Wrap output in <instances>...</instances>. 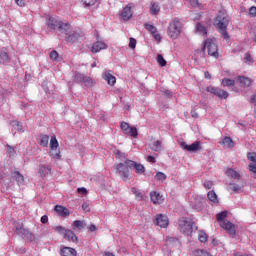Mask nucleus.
Masks as SVG:
<instances>
[{
  "label": "nucleus",
  "mask_w": 256,
  "mask_h": 256,
  "mask_svg": "<svg viewBox=\"0 0 256 256\" xmlns=\"http://www.w3.org/2000/svg\"><path fill=\"white\" fill-rule=\"evenodd\" d=\"M214 25L215 27H217L219 33H221L224 39H229V33L227 32V27L229 25V16L227 15V13L220 11L214 19Z\"/></svg>",
  "instance_id": "obj_1"
},
{
  "label": "nucleus",
  "mask_w": 256,
  "mask_h": 256,
  "mask_svg": "<svg viewBox=\"0 0 256 256\" xmlns=\"http://www.w3.org/2000/svg\"><path fill=\"white\" fill-rule=\"evenodd\" d=\"M183 33V22L179 18L172 19L167 27V35L170 39H177Z\"/></svg>",
  "instance_id": "obj_2"
},
{
  "label": "nucleus",
  "mask_w": 256,
  "mask_h": 256,
  "mask_svg": "<svg viewBox=\"0 0 256 256\" xmlns=\"http://www.w3.org/2000/svg\"><path fill=\"white\" fill-rule=\"evenodd\" d=\"M47 27L48 29H58L60 35L62 32L69 31V23L61 21L58 17L50 16L47 21Z\"/></svg>",
  "instance_id": "obj_3"
},
{
  "label": "nucleus",
  "mask_w": 256,
  "mask_h": 256,
  "mask_svg": "<svg viewBox=\"0 0 256 256\" xmlns=\"http://www.w3.org/2000/svg\"><path fill=\"white\" fill-rule=\"evenodd\" d=\"M203 50L207 51L210 57L217 59L219 57V48L217 47V41L215 38H208L203 43Z\"/></svg>",
  "instance_id": "obj_4"
},
{
  "label": "nucleus",
  "mask_w": 256,
  "mask_h": 256,
  "mask_svg": "<svg viewBox=\"0 0 256 256\" xmlns=\"http://www.w3.org/2000/svg\"><path fill=\"white\" fill-rule=\"evenodd\" d=\"M178 229L184 235H191L193 233V220L191 218H181L178 221Z\"/></svg>",
  "instance_id": "obj_5"
},
{
  "label": "nucleus",
  "mask_w": 256,
  "mask_h": 256,
  "mask_svg": "<svg viewBox=\"0 0 256 256\" xmlns=\"http://www.w3.org/2000/svg\"><path fill=\"white\" fill-rule=\"evenodd\" d=\"M50 157L55 159L56 161L61 160V150H59V141H57V137L51 136L50 139Z\"/></svg>",
  "instance_id": "obj_6"
},
{
  "label": "nucleus",
  "mask_w": 256,
  "mask_h": 256,
  "mask_svg": "<svg viewBox=\"0 0 256 256\" xmlns=\"http://www.w3.org/2000/svg\"><path fill=\"white\" fill-rule=\"evenodd\" d=\"M56 233L59 235H62L66 239V241H71L72 243H77V235H75V232L73 230L65 229L62 226H57L55 228Z\"/></svg>",
  "instance_id": "obj_7"
},
{
  "label": "nucleus",
  "mask_w": 256,
  "mask_h": 256,
  "mask_svg": "<svg viewBox=\"0 0 256 256\" xmlns=\"http://www.w3.org/2000/svg\"><path fill=\"white\" fill-rule=\"evenodd\" d=\"M127 161H129V159H126L123 162L114 165V168L116 170L117 175H119L120 177H122L124 179V181H127V179H129V165L127 164Z\"/></svg>",
  "instance_id": "obj_8"
},
{
  "label": "nucleus",
  "mask_w": 256,
  "mask_h": 256,
  "mask_svg": "<svg viewBox=\"0 0 256 256\" xmlns=\"http://www.w3.org/2000/svg\"><path fill=\"white\" fill-rule=\"evenodd\" d=\"M61 37L67 41L68 43H75V41L79 40V37H81V35H79V33L73 31V29H71V24H69V29L68 30H63L62 34H60Z\"/></svg>",
  "instance_id": "obj_9"
},
{
  "label": "nucleus",
  "mask_w": 256,
  "mask_h": 256,
  "mask_svg": "<svg viewBox=\"0 0 256 256\" xmlns=\"http://www.w3.org/2000/svg\"><path fill=\"white\" fill-rule=\"evenodd\" d=\"M74 81H77V83H83V85H85L87 88H91L93 85H95V80L81 73L74 74Z\"/></svg>",
  "instance_id": "obj_10"
},
{
  "label": "nucleus",
  "mask_w": 256,
  "mask_h": 256,
  "mask_svg": "<svg viewBox=\"0 0 256 256\" xmlns=\"http://www.w3.org/2000/svg\"><path fill=\"white\" fill-rule=\"evenodd\" d=\"M15 227L18 235H21L23 239H26V241H33L35 239V235H33V233H31L29 230L25 229L22 223L18 225L15 224Z\"/></svg>",
  "instance_id": "obj_11"
},
{
  "label": "nucleus",
  "mask_w": 256,
  "mask_h": 256,
  "mask_svg": "<svg viewBox=\"0 0 256 256\" xmlns=\"http://www.w3.org/2000/svg\"><path fill=\"white\" fill-rule=\"evenodd\" d=\"M180 147L181 149H183L184 151H188L189 153H197V151H201L202 149L200 141H196L190 145L185 142H180Z\"/></svg>",
  "instance_id": "obj_12"
},
{
  "label": "nucleus",
  "mask_w": 256,
  "mask_h": 256,
  "mask_svg": "<svg viewBox=\"0 0 256 256\" xmlns=\"http://www.w3.org/2000/svg\"><path fill=\"white\" fill-rule=\"evenodd\" d=\"M206 91L212 93V95H216L219 99H227L229 97V92L215 86H208Z\"/></svg>",
  "instance_id": "obj_13"
},
{
  "label": "nucleus",
  "mask_w": 256,
  "mask_h": 256,
  "mask_svg": "<svg viewBox=\"0 0 256 256\" xmlns=\"http://www.w3.org/2000/svg\"><path fill=\"white\" fill-rule=\"evenodd\" d=\"M120 127L124 135H128L129 137H137L139 135L137 128L131 127L127 122H122Z\"/></svg>",
  "instance_id": "obj_14"
},
{
  "label": "nucleus",
  "mask_w": 256,
  "mask_h": 256,
  "mask_svg": "<svg viewBox=\"0 0 256 256\" xmlns=\"http://www.w3.org/2000/svg\"><path fill=\"white\" fill-rule=\"evenodd\" d=\"M135 6L133 4H127L120 12V17L123 21H129L133 17V9Z\"/></svg>",
  "instance_id": "obj_15"
},
{
  "label": "nucleus",
  "mask_w": 256,
  "mask_h": 256,
  "mask_svg": "<svg viewBox=\"0 0 256 256\" xmlns=\"http://www.w3.org/2000/svg\"><path fill=\"white\" fill-rule=\"evenodd\" d=\"M127 165L130 169H135V173H137V175H143V173H145V166H143V164L127 160Z\"/></svg>",
  "instance_id": "obj_16"
},
{
  "label": "nucleus",
  "mask_w": 256,
  "mask_h": 256,
  "mask_svg": "<svg viewBox=\"0 0 256 256\" xmlns=\"http://www.w3.org/2000/svg\"><path fill=\"white\" fill-rule=\"evenodd\" d=\"M105 49H107V44L103 40H97L92 44L91 52L99 53Z\"/></svg>",
  "instance_id": "obj_17"
},
{
  "label": "nucleus",
  "mask_w": 256,
  "mask_h": 256,
  "mask_svg": "<svg viewBox=\"0 0 256 256\" xmlns=\"http://www.w3.org/2000/svg\"><path fill=\"white\" fill-rule=\"evenodd\" d=\"M102 78L104 79V81H106L111 87H113V85H115L117 83V78H115V76H113V74L111 73V71L109 70H104V72L102 73Z\"/></svg>",
  "instance_id": "obj_18"
},
{
  "label": "nucleus",
  "mask_w": 256,
  "mask_h": 256,
  "mask_svg": "<svg viewBox=\"0 0 256 256\" xmlns=\"http://www.w3.org/2000/svg\"><path fill=\"white\" fill-rule=\"evenodd\" d=\"M156 224L161 229H166V227H169V218L166 215L159 214L156 216Z\"/></svg>",
  "instance_id": "obj_19"
},
{
  "label": "nucleus",
  "mask_w": 256,
  "mask_h": 256,
  "mask_svg": "<svg viewBox=\"0 0 256 256\" xmlns=\"http://www.w3.org/2000/svg\"><path fill=\"white\" fill-rule=\"evenodd\" d=\"M220 227H222V229H225L227 231V233H229V235L235 236V225H233V223H231L227 220L222 221V222H220Z\"/></svg>",
  "instance_id": "obj_20"
},
{
  "label": "nucleus",
  "mask_w": 256,
  "mask_h": 256,
  "mask_svg": "<svg viewBox=\"0 0 256 256\" xmlns=\"http://www.w3.org/2000/svg\"><path fill=\"white\" fill-rule=\"evenodd\" d=\"M150 199L154 203V205H161L163 203V195L157 191H153L150 193Z\"/></svg>",
  "instance_id": "obj_21"
},
{
  "label": "nucleus",
  "mask_w": 256,
  "mask_h": 256,
  "mask_svg": "<svg viewBox=\"0 0 256 256\" xmlns=\"http://www.w3.org/2000/svg\"><path fill=\"white\" fill-rule=\"evenodd\" d=\"M247 158L249 159V161H251V163L249 164V171H251V173H256V153H248Z\"/></svg>",
  "instance_id": "obj_22"
},
{
  "label": "nucleus",
  "mask_w": 256,
  "mask_h": 256,
  "mask_svg": "<svg viewBox=\"0 0 256 256\" xmlns=\"http://www.w3.org/2000/svg\"><path fill=\"white\" fill-rule=\"evenodd\" d=\"M38 173L41 177H47V175L51 174V165L41 163L38 167Z\"/></svg>",
  "instance_id": "obj_23"
},
{
  "label": "nucleus",
  "mask_w": 256,
  "mask_h": 256,
  "mask_svg": "<svg viewBox=\"0 0 256 256\" xmlns=\"http://www.w3.org/2000/svg\"><path fill=\"white\" fill-rule=\"evenodd\" d=\"M11 125V131L12 133L15 135V133H23L25 130L23 129V125L17 121V120H13L10 122Z\"/></svg>",
  "instance_id": "obj_24"
},
{
  "label": "nucleus",
  "mask_w": 256,
  "mask_h": 256,
  "mask_svg": "<svg viewBox=\"0 0 256 256\" xmlns=\"http://www.w3.org/2000/svg\"><path fill=\"white\" fill-rule=\"evenodd\" d=\"M220 145H222L224 149H233V147H235V142L233 139H231V137L226 136L222 139Z\"/></svg>",
  "instance_id": "obj_25"
},
{
  "label": "nucleus",
  "mask_w": 256,
  "mask_h": 256,
  "mask_svg": "<svg viewBox=\"0 0 256 256\" xmlns=\"http://www.w3.org/2000/svg\"><path fill=\"white\" fill-rule=\"evenodd\" d=\"M236 83L240 84V87H250L251 86V78L245 76H239L236 78Z\"/></svg>",
  "instance_id": "obj_26"
},
{
  "label": "nucleus",
  "mask_w": 256,
  "mask_h": 256,
  "mask_svg": "<svg viewBox=\"0 0 256 256\" xmlns=\"http://www.w3.org/2000/svg\"><path fill=\"white\" fill-rule=\"evenodd\" d=\"M61 256H77V250L71 247H63L60 250Z\"/></svg>",
  "instance_id": "obj_27"
},
{
  "label": "nucleus",
  "mask_w": 256,
  "mask_h": 256,
  "mask_svg": "<svg viewBox=\"0 0 256 256\" xmlns=\"http://www.w3.org/2000/svg\"><path fill=\"white\" fill-rule=\"evenodd\" d=\"M86 224L83 220H76L72 223V229L73 231H81V229H85Z\"/></svg>",
  "instance_id": "obj_28"
},
{
  "label": "nucleus",
  "mask_w": 256,
  "mask_h": 256,
  "mask_svg": "<svg viewBox=\"0 0 256 256\" xmlns=\"http://www.w3.org/2000/svg\"><path fill=\"white\" fill-rule=\"evenodd\" d=\"M131 191H132L133 195H135L136 201H144L145 200V195L143 194V192H141V190L137 189L136 187H132Z\"/></svg>",
  "instance_id": "obj_29"
},
{
  "label": "nucleus",
  "mask_w": 256,
  "mask_h": 256,
  "mask_svg": "<svg viewBox=\"0 0 256 256\" xmlns=\"http://www.w3.org/2000/svg\"><path fill=\"white\" fill-rule=\"evenodd\" d=\"M207 197L211 205H217V203H219V198H217V193H215V191H209Z\"/></svg>",
  "instance_id": "obj_30"
},
{
  "label": "nucleus",
  "mask_w": 256,
  "mask_h": 256,
  "mask_svg": "<svg viewBox=\"0 0 256 256\" xmlns=\"http://www.w3.org/2000/svg\"><path fill=\"white\" fill-rule=\"evenodd\" d=\"M55 211L56 213H58V215H60L61 217H67L69 216V209L63 207V206H59L57 205L55 207Z\"/></svg>",
  "instance_id": "obj_31"
},
{
  "label": "nucleus",
  "mask_w": 256,
  "mask_h": 256,
  "mask_svg": "<svg viewBox=\"0 0 256 256\" xmlns=\"http://www.w3.org/2000/svg\"><path fill=\"white\" fill-rule=\"evenodd\" d=\"M226 175L227 177H229L230 179H239L241 177V174H239V172H237L236 170H234L233 168H228L226 170Z\"/></svg>",
  "instance_id": "obj_32"
},
{
  "label": "nucleus",
  "mask_w": 256,
  "mask_h": 256,
  "mask_svg": "<svg viewBox=\"0 0 256 256\" xmlns=\"http://www.w3.org/2000/svg\"><path fill=\"white\" fill-rule=\"evenodd\" d=\"M12 177L17 181L18 185H23V183H25V177L20 174L19 171L13 172Z\"/></svg>",
  "instance_id": "obj_33"
},
{
  "label": "nucleus",
  "mask_w": 256,
  "mask_h": 256,
  "mask_svg": "<svg viewBox=\"0 0 256 256\" xmlns=\"http://www.w3.org/2000/svg\"><path fill=\"white\" fill-rule=\"evenodd\" d=\"M167 247H177L179 246V240L175 237H166Z\"/></svg>",
  "instance_id": "obj_34"
},
{
  "label": "nucleus",
  "mask_w": 256,
  "mask_h": 256,
  "mask_svg": "<svg viewBox=\"0 0 256 256\" xmlns=\"http://www.w3.org/2000/svg\"><path fill=\"white\" fill-rule=\"evenodd\" d=\"M195 29L198 35H201L202 37H204V35H207V28L201 23H197Z\"/></svg>",
  "instance_id": "obj_35"
},
{
  "label": "nucleus",
  "mask_w": 256,
  "mask_h": 256,
  "mask_svg": "<svg viewBox=\"0 0 256 256\" xmlns=\"http://www.w3.org/2000/svg\"><path fill=\"white\" fill-rule=\"evenodd\" d=\"M229 190L233 191L234 193H241V191H243V186L235 183H230Z\"/></svg>",
  "instance_id": "obj_36"
},
{
  "label": "nucleus",
  "mask_w": 256,
  "mask_h": 256,
  "mask_svg": "<svg viewBox=\"0 0 256 256\" xmlns=\"http://www.w3.org/2000/svg\"><path fill=\"white\" fill-rule=\"evenodd\" d=\"M237 80H231L229 78H224L221 82L222 87H234Z\"/></svg>",
  "instance_id": "obj_37"
},
{
  "label": "nucleus",
  "mask_w": 256,
  "mask_h": 256,
  "mask_svg": "<svg viewBox=\"0 0 256 256\" xmlns=\"http://www.w3.org/2000/svg\"><path fill=\"white\" fill-rule=\"evenodd\" d=\"M150 149H152V151H156V152L161 151V141H159V140L152 141V143L150 144Z\"/></svg>",
  "instance_id": "obj_38"
},
{
  "label": "nucleus",
  "mask_w": 256,
  "mask_h": 256,
  "mask_svg": "<svg viewBox=\"0 0 256 256\" xmlns=\"http://www.w3.org/2000/svg\"><path fill=\"white\" fill-rule=\"evenodd\" d=\"M99 0H81V3L85 9H89V7H93L97 4Z\"/></svg>",
  "instance_id": "obj_39"
},
{
  "label": "nucleus",
  "mask_w": 256,
  "mask_h": 256,
  "mask_svg": "<svg viewBox=\"0 0 256 256\" xmlns=\"http://www.w3.org/2000/svg\"><path fill=\"white\" fill-rule=\"evenodd\" d=\"M161 11V7H159V4L152 3L150 5V13L151 15H158V13Z\"/></svg>",
  "instance_id": "obj_40"
},
{
  "label": "nucleus",
  "mask_w": 256,
  "mask_h": 256,
  "mask_svg": "<svg viewBox=\"0 0 256 256\" xmlns=\"http://www.w3.org/2000/svg\"><path fill=\"white\" fill-rule=\"evenodd\" d=\"M0 63H9V54L5 50L0 52Z\"/></svg>",
  "instance_id": "obj_41"
},
{
  "label": "nucleus",
  "mask_w": 256,
  "mask_h": 256,
  "mask_svg": "<svg viewBox=\"0 0 256 256\" xmlns=\"http://www.w3.org/2000/svg\"><path fill=\"white\" fill-rule=\"evenodd\" d=\"M40 145H41V147H48L49 135H41L40 136Z\"/></svg>",
  "instance_id": "obj_42"
},
{
  "label": "nucleus",
  "mask_w": 256,
  "mask_h": 256,
  "mask_svg": "<svg viewBox=\"0 0 256 256\" xmlns=\"http://www.w3.org/2000/svg\"><path fill=\"white\" fill-rule=\"evenodd\" d=\"M156 61L160 65V67H165V65H167V61L165 60V58H163V55L161 54L157 55Z\"/></svg>",
  "instance_id": "obj_43"
},
{
  "label": "nucleus",
  "mask_w": 256,
  "mask_h": 256,
  "mask_svg": "<svg viewBox=\"0 0 256 256\" xmlns=\"http://www.w3.org/2000/svg\"><path fill=\"white\" fill-rule=\"evenodd\" d=\"M188 3H190V5L195 9H203V6L201 3H199V0H188Z\"/></svg>",
  "instance_id": "obj_44"
},
{
  "label": "nucleus",
  "mask_w": 256,
  "mask_h": 256,
  "mask_svg": "<svg viewBox=\"0 0 256 256\" xmlns=\"http://www.w3.org/2000/svg\"><path fill=\"white\" fill-rule=\"evenodd\" d=\"M198 239H199L200 243H206V241H207V233H205L203 231H199L198 232Z\"/></svg>",
  "instance_id": "obj_45"
},
{
  "label": "nucleus",
  "mask_w": 256,
  "mask_h": 256,
  "mask_svg": "<svg viewBox=\"0 0 256 256\" xmlns=\"http://www.w3.org/2000/svg\"><path fill=\"white\" fill-rule=\"evenodd\" d=\"M244 63H246L247 65H251V63H253V56H251V54H249V53H245L244 54Z\"/></svg>",
  "instance_id": "obj_46"
},
{
  "label": "nucleus",
  "mask_w": 256,
  "mask_h": 256,
  "mask_svg": "<svg viewBox=\"0 0 256 256\" xmlns=\"http://www.w3.org/2000/svg\"><path fill=\"white\" fill-rule=\"evenodd\" d=\"M226 217H227V211L221 212L217 214V221H219V223L221 224L222 221H227L225 220Z\"/></svg>",
  "instance_id": "obj_47"
},
{
  "label": "nucleus",
  "mask_w": 256,
  "mask_h": 256,
  "mask_svg": "<svg viewBox=\"0 0 256 256\" xmlns=\"http://www.w3.org/2000/svg\"><path fill=\"white\" fill-rule=\"evenodd\" d=\"M6 151L9 155V157H15V148L11 145L6 146Z\"/></svg>",
  "instance_id": "obj_48"
},
{
  "label": "nucleus",
  "mask_w": 256,
  "mask_h": 256,
  "mask_svg": "<svg viewBox=\"0 0 256 256\" xmlns=\"http://www.w3.org/2000/svg\"><path fill=\"white\" fill-rule=\"evenodd\" d=\"M114 155H116V159H120L121 161L125 159V153L121 152L120 150H114Z\"/></svg>",
  "instance_id": "obj_49"
},
{
  "label": "nucleus",
  "mask_w": 256,
  "mask_h": 256,
  "mask_svg": "<svg viewBox=\"0 0 256 256\" xmlns=\"http://www.w3.org/2000/svg\"><path fill=\"white\" fill-rule=\"evenodd\" d=\"M145 29L152 33V35L155 34V32L157 31V28L151 24H146Z\"/></svg>",
  "instance_id": "obj_50"
},
{
  "label": "nucleus",
  "mask_w": 256,
  "mask_h": 256,
  "mask_svg": "<svg viewBox=\"0 0 256 256\" xmlns=\"http://www.w3.org/2000/svg\"><path fill=\"white\" fill-rule=\"evenodd\" d=\"M156 179L157 181H165L167 179V175H165L163 172H158L156 174Z\"/></svg>",
  "instance_id": "obj_51"
},
{
  "label": "nucleus",
  "mask_w": 256,
  "mask_h": 256,
  "mask_svg": "<svg viewBox=\"0 0 256 256\" xmlns=\"http://www.w3.org/2000/svg\"><path fill=\"white\" fill-rule=\"evenodd\" d=\"M128 46L130 49H135V47H137V40L135 38H130Z\"/></svg>",
  "instance_id": "obj_52"
},
{
  "label": "nucleus",
  "mask_w": 256,
  "mask_h": 256,
  "mask_svg": "<svg viewBox=\"0 0 256 256\" xmlns=\"http://www.w3.org/2000/svg\"><path fill=\"white\" fill-rule=\"evenodd\" d=\"M59 57V53H57V51H52L51 53H50V59L52 60V61H57V58Z\"/></svg>",
  "instance_id": "obj_53"
},
{
  "label": "nucleus",
  "mask_w": 256,
  "mask_h": 256,
  "mask_svg": "<svg viewBox=\"0 0 256 256\" xmlns=\"http://www.w3.org/2000/svg\"><path fill=\"white\" fill-rule=\"evenodd\" d=\"M205 189H213V182L212 181H205L203 183Z\"/></svg>",
  "instance_id": "obj_54"
},
{
  "label": "nucleus",
  "mask_w": 256,
  "mask_h": 256,
  "mask_svg": "<svg viewBox=\"0 0 256 256\" xmlns=\"http://www.w3.org/2000/svg\"><path fill=\"white\" fill-rule=\"evenodd\" d=\"M153 35V37H154V39H155V41H157L158 43H161V34H159V32L158 31H156L154 34H152Z\"/></svg>",
  "instance_id": "obj_55"
},
{
  "label": "nucleus",
  "mask_w": 256,
  "mask_h": 256,
  "mask_svg": "<svg viewBox=\"0 0 256 256\" xmlns=\"http://www.w3.org/2000/svg\"><path fill=\"white\" fill-rule=\"evenodd\" d=\"M77 191L80 193V195H87V193H89L85 187L78 188Z\"/></svg>",
  "instance_id": "obj_56"
},
{
  "label": "nucleus",
  "mask_w": 256,
  "mask_h": 256,
  "mask_svg": "<svg viewBox=\"0 0 256 256\" xmlns=\"http://www.w3.org/2000/svg\"><path fill=\"white\" fill-rule=\"evenodd\" d=\"M82 209H83V211H85V213H89V211H91L89 208V204L87 202H84L82 204Z\"/></svg>",
  "instance_id": "obj_57"
},
{
  "label": "nucleus",
  "mask_w": 256,
  "mask_h": 256,
  "mask_svg": "<svg viewBox=\"0 0 256 256\" xmlns=\"http://www.w3.org/2000/svg\"><path fill=\"white\" fill-rule=\"evenodd\" d=\"M249 13L252 17H256V7L255 6H252L250 9H249Z\"/></svg>",
  "instance_id": "obj_58"
},
{
  "label": "nucleus",
  "mask_w": 256,
  "mask_h": 256,
  "mask_svg": "<svg viewBox=\"0 0 256 256\" xmlns=\"http://www.w3.org/2000/svg\"><path fill=\"white\" fill-rule=\"evenodd\" d=\"M15 3L18 7H25V0H15Z\"/></svg>",
  "instance_id": "obj_59"
},
{
  "label": "nucleus",
  "mask_w": 256,
  "mask_h": 256,
  "mask_svg": "<svg viewBox=\"0 0 256 256\" xmlns=\"http://www.w3.org/2000/svg\"><path fill=\"white\" fill-rule=\"evenodd\" d=\"M146 161H148V163H156L157 160L153 156H148L146 158Z\"/></svg>",
  "instance_id": "obj_60"
},
{
  "label": "nucleus",
  "mask_w": 256,
  "mask_h": 256,
  "mask_svg": "<svg viewBox=\"0 0 256 256\" xmlns=\"http://www.w3.org/2000/svg\"><path fill=\"white\" fill-rule=\"evenodd\" d=\"M49 221V217H47V215H44L41 217V223H47Z\"/></svg>",
  "instance_id": "obj_61"
},
{
  "label": "nucleus",
  "mask_w": 256,
  "mask_h": 256,
  "mask_svg": "<svg viewBox=\"0 0 256 256\" xmlns=\"http://www.w3.org/2000/svg\"><path fill=\"white\" fill-rule=\"evenodd\" d=\"M192 207H193V209H196V211H199V209H201V203L198 202L197 205H193V204H192Z\"/></svg>",
  "instance_id": "obj_62"
},
{
  "label": "nucleus",
  "mask_w": 256,
  "mask_h": 256,
  "mask_svg": "<svg viewBox=\"0 0 256 256\" xmlns=\"http://www.w3.org/2000/svg\"><path fill=\"white\" fill-rule=\"evenodd\" d=\"M251 103H252L253 105H256V95H253V96L251 97Z\"/></svg>",
  "instance_id": "obj_63"
},
{
  "label": "nucleus",
  "mask_w": 256,
  "mask_h": 256,
  "mask_svg": "<svg viewBox=\"0 0 256 256\" xmlns=\"http://www.w3.org/2000/svg\"><path fill=\"white\" fill-rule=\"evenodd\" d=\"M205 79H211V74L209 72L204 73Z\"/></svg>",
  "instance_id": "obj_64"
}]
</instances>
